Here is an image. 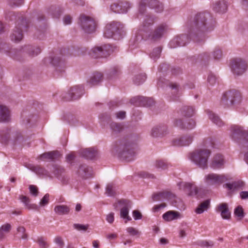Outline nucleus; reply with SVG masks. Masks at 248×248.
<instances>
[{"label":"nucleus","instance_id":"338daca9","mask_svg":"<svg viewBox=\"0 0 248 248\" xmlns=\"http://www.w3.org/2000/svg\"><path fill=\"white\" fill-rule=\"evenodd\" d=\"M5 17L7 19H8L10 20H13L16 19L17 15H16L14 12L10 11L6 14Z\"/></svg>","mask_w":248,"mask_h":248},{"label":"nucleus","instance_id":"c03bdc74","mask_svg":"<svg viewBox=\"0 0 248 248\" xmlns=\"http://www.w3.org/2000/svg\"><path fill=\"white\" fill-rule=\"evenodd\" d=\"M10 138V132L8 129L0 131V141L6 143Z\"/></svg>","mask_w":248,"mask_h":248},{"label":"nucleus","instance_id":"bf43d9fd","mask_svg":"<svg viewBox=\"0 0 248 248\" xmlns=\"http://www.w3.org/2000/svg\"><path fill=\"white\" fill-rule=\"evenodd\" d=\"M24 3V0H8L9 4L12 7L19 6Z\"/></svg>","mask_w":248,"mask_h":248},{"label":"nucleus","instance_id":"a18cd8bd","mask_svg":"<svg viewBox=\"0 0 248 248\" xmlns=\"http://www.w3.org/2000/svg\"><path fill=\"white\" fill-rule=\"evenodd\" d=\"M146 79L145 74H140L136 75L133 78L134 84L139 85L143 83Z\"/></svg>","mask_w":248,"mask_h":248},{"label":"nucleus","instance_id":"0eeeda50","mask_svg":"<svg viewBox=\"0 0 248 248\" xmlns=\"http://www.w3.org/2000/svg\"><path fill=\"white\" fill-rule=\"evenodd\" d=\"M241 98L239 92L236 90H231L223 94L221 102L224 106L234 105L239 104L241 101Z\"/></svg>","mask_w":248,"mask_h":248},{"label":"nucleus","instance_id":"2f4dec72","mask_svg":"<svg viewBox=\"0 0 248 248\" xmlns=\"http://www.w3.org/2000/svg\"><path fill=\"white\" fill-rule=\"evenodd\" d=\"M81 155L87 159H93L97 155V151L94 148H89L82 150Z\"/></svg>","mask_w":248,"mask_h":248},{"label":"nucleus","instance_id":"20e7f679","mask_svg":"<svg viewBox=\"0 0 248 248\" xmlns=\"http://www.w3.org/2000/svg\"><path fill=\"white\" fill-rule=\"evenodd\" d=\"M211 151L207 149H199L189 154L191 161L203 169L207 168V162L211 155Z\"/></svg>","mask_w":248,"mask_h":248},{"label":"nucleus","instance_id":"39448f33","mask_svg":"<svg viewBox=\"0 0 248 248\" xmlns=\"http://www.w3.org/2000/svg\"><path fill=\"white\" fill-rule=\"evenodd\" d=\"M231 132L232 138L235 141L240 142L237 140L244 139L241 144L244 151H246L245 149L247 150L244 155V159L248 164V130H245L238 125H233L231 127Z\"/></svg>","mask_w":248,"mask_h":248},{"label":"nucleus","instance_id":"72a5a7b5","mask_svg":"<svg viewBox=\"0 0 248 248\" xmlns=\"http://www.w3.org/2000/svg\"><path fill=\"white\" fill-rule=\"evenodd\" d=\"M180 217V213L174 211H169L162 216L163 218L167 221L177 219Z\"/></svg>","mask_w":248,"mask_h":248},{"label":"nucleus","instance_id":"c9c22d12","mask_svg":"<svg viewBox=\"0 0 248 248\" xmlns=\"http://www.w3.org/2000/svg\"><path fill=\"white\" fill-rule=\"evenodd\" d=\"M150 98L144 96H137L131 100V102L136 106H147V102Z\"/></svg>","mask_w":248,"mask_h":248},{"label":"nucleus","instance_id":"a19ab883","mask_svg":"<svg viewBox=\"0 0 248 248\" xmlns=\"http://www.w3.org/2000/svg\"><path fill=\"white\" fill-rule=\"evenodd\" d=\"M180 111L181 114L186 117H191L194 113V109L193 107L189 106H184Z\"/></svg>","mask_w":248,"mask_h":248},{"label":"nucleus","instance_id":"8fccbe9b","mask_svg":"<svg viewBox=\"0 0 248 248\" xmlns=\"http://www.w3.org/2000/svg\"><path fill=\"white\" fill-rule=\"evenodd\" d=\"M34 171L36 173L39 175L49 177L50 176V173L48 171L45 170L44 168L39 166L34 167Z\"/></svg>","mask_w":248,"mask_h":248},{"label":"nucleus","instance_id":"09e8293b","mask_svg":"<svg viewBox=\"0 0 248 248\" xmlns=\"http://www.w3.org/2000/svg\"><path fill=\"white\" fill-rule=\"evenodd\" d=\"M162 51V47L158 46L155 48L150 54V58L155 61H156L160 57V53Z\"/></svg>","mask_w":248,"mask_h":248},{"label":"nucleus","instance_id":"37998d69","mask_svg":"<svg viewBox=\"0 0 248 248\" xmlns=\"http://www.w3.org/2000/svg\"><path fill=\"white\" fill-rule=\"evenodd\" d=\"M210 206V201L207 200L201 203L196 209V212L200 214L207 209Z\"/></svg>","mask_w":248,"mask_h":248},{"label":"nucleus","instance_id":"58836bf2","mask_svg":"<svg viewBox=\"0 0 248 248\" xmlns=\"http://www.w3.org/2000/svg\"><path fill=\"white\" fill-rule=\"evenodd\" d=\"M149 7L154 9L157 13H160L163 10L162 4L157 0H150L149 2Z\"/></svg>","mask_w":248,"mask_h":248},{"label":"nucleus","instance_id":"5701e85b","mask_svg":"<svg viewBox=\"0 0 248 248\" xmlns=\"http://www.w3.org/2000/svg\"><path fill=\"white\" fill-rule=\"evenodd\" d=\"M103 75L99 72H95L92 74L87 81V83L92 87L98 84L103 80Z\"/></svg>","mask_w":248,"mask_h":248},{"label":"nucleus","instance_id":"6e6552de","mask_svg":"<svg viewBox=\"0 0 248 248\" xmlns=\"http://www.w3.org/2000/svg\"><path fill=\"white\" fill-rule=\"evenodd\" d=\"M113 51L112 46L106 45L102 46H95L90 52L92 57L97 59L104 58L109 56Z\"/></svg>","mask_w":248,"mask_h":248},{"label":"nucleus","instance_id":"4d7b16f0","mask_svg":"<svg viewBox=\"0 0 248 248\" xmlns=\"http://www.w3.org/2000/svg\"><path fill=\"white\" fill-rule=\"evenodd\" d=\"M50 62L54 66H62L63 62L60 57L55 56L51 59Z\"/></svg>","mask_w":248,"mask_h":248},{"label":"nucleus","instance_id":"79ce46f5","mask_svg":"<svg viewBox=\"0 0 248 248\" xmlns=\"http://www.w3.org/2000/svg\"><path fill=\"white\" fill-rule=\"evenodd\" d=\"M105 194L109 197L116 195V186L113 183H109L107 185Z\"/></svg>","mask_w":248,"mask_h":248},{"label":"nucleus","instance_id":"f8f14e48","mask_svg":"<svg viewBox=\"0 0 248 248\" xmlns=\"http://www.w3.org/2000/svg\"><path fill=\"white\" fill-rule=\"evenodd\" d=\"M167 29L168 27L166 24H162L159 25L149 35V39L153 42L159 40L166 32Z\"/></svg>","mask_w":248,"mask_h":248},{"label":"nucleus","instance_id":"774afa93","mask_svg":"<svg viewBox=\"0 0 248 248\" xmlns=\"http://www.w3.org/2000/svg\"><path fill=\"white\" fill-rule=\"evenodd\" d=\"M207 81L211 85H213L216 82L217 78L215 75L211 74L208 77Z\"/></svg>","mask_w":248,"mask_h":248},{"label":"nucleus","instance_id":"f3484780","mask_svg":"<svg viewBox=\"0 0 248 248\" xmlns=\"http://www.w3.org/2000/svg\"><path fill=\"white\" fill-rule=\"evenodd\" d=\"M217 213L220 214V216L224 219L229 220L231 217V213L229 210L228 205L227 203L223 202L219 204L216 207Z\"/></svg>","mask_w":248,"mask_h":248},{"label":"nucleus","instance_id":"4c0bfd02","mask_svg":"<svg viewBox=\"0 0 248 248\" xmlns=\"http://www.w3.org/2000/svg\"><path fill=\"white\" fill-rule=\"evenodd\" d=\"M54 210L57 215H63L69 214L70 208L66 205H59L54 207Z\"/></svg>","mask_w":248,"mask_h":248},{"label":"nucleus","instance_id":"5fc2aeb1","mask_svg":"<svg viewBox=\"0 0 248 248\" xmlns=\"http://www.w3.org/2000/svg\"><path fill=\"white\" fill-rule=\"evenodd\" d=\"M148 0H141L139 5V14L138 17H139L140 15H142L144 14L146 11V5Z\"/></svg>","mask_w":248,"mask_h":248},{"label":"nucleus","instance_id":"4be33fe9","mask_svg":"<svg viewBox=\"0 0 248 248\" xmlns=\"http://www.w3.org/2000/svg\"><path fill=\"white\" fill-rule=\"evenodd\" d=\"M130 7V4L128 2L121 3L120 4H114L111 5L110 9L115 13H125L127 12Z\"/></svg>","mask_w":248,"mask_h":248},{"label":"nucleus","instance_id":"4468645a","mask_svg":"<svg viewBox=\"0 0 248 248\" xmlns=\"http://www.w3.org/2000/svg\"><path fill=\"white\" fill-rule=\"evenodd\" d=\"M188 42L189 37L186 34H182L172 39L169 43V46L171 48H175L177 46H184Z\"/></svg>","mask_w":248,"mask_h":248},{"label":"nucleus","instance_id":"1a4fd4ad","mask_svg":"<svg viewBox=\"0 0 248 248\" xmlns=\"http://www.w3.org/2000/svg\"><path fill=\"white\" fill-rule=\"evenodd\" d=\"M84 93V89L82 86H75L62 96V98L66 101L75 100L80 98Z\"/></svg>","mask_w":248,"mask_h":248},{"label":"nucleus","instance_id":"e433bc0d","mask_svg":"<svg viewBox=\"0 0 248 248\" xmlns=\"http://www.w3.org/2000/svg\"><path fill=\"white\" fill-rule=\"evenodd\" d=\"M193 60L195 61V62H201L204 63L206 62H207L210 59V54L209 53L205 52L201 53L199 55H198L197 57L196 56H193L192 57Z\"/></svg>","mask_w":248,"mask_h":248},{"label":"nucleus","instance_id":"f704fd0d","mask_svg":"<svg viewBox=\"0 0 248 248\" xmlns=\"http://www.w3.org/2000/svg\"><path fill=\"white\" fill-rule=\"evenodd\" d=\"M206 112L208 115L209 118L214 124L219 127L224 124L223 122L217 114L209 110H206Z\"/></svg>","mask_w":248,"mask_h":248},{"label":"nucleus","instance_id":"f03ea898","mask_svg":"<svg viewBox=\"0 0 248 248\" xmlns=\"http://www.w3.org/2000/svg\"><path fill=\"white\" fill-rule=\"evenodd\" d=\"M136 147L135 143L124 139L113 144L111 152L114 155H116L126 161H131L134 159Z\"/></svg>","mask_w":248,"mask_h":248},{"label":"nucleus","instance_id":"3c124183","mask_svg":"<svg viewBox=\"0 0 248 248\" xmlns=\"http://www.w3.org/2000/svg\"><path fill=\"white\" fill-rule=\"evenodd\" d=\"M234 214L238 217V220H241L245 216L242 207L240 205L237 206L234 209Z\"/></svg>","mask_w":248,"mask_h":248},{"label":"nucleus","instance_id":"a211bd4d","mask_svg":"<svg viewBox=\"0 0 248 248\" xmlns=\"http://www.w3.org/2000/svg\"><path fill=\"white\" fill-rule=\"evenodd\" d=\"M225 163L224 156L221 154H217L212 159L210 167L213 169H220L224 167Z\"/></svg>","mask_w":248,"mask_h":248},{"label":"nucleus","instance_id":"f257e3e1","mask_svg":"<svg viewBox=\"0 0 248 248\" xmlns=\"http://www.w3.org/2000/svg\"><path fill=\"white\" fill-rule=\"evenodd\" d=\"M216 21L208 12L197 14L189 24V38L197 43L204 41L205 34L213 31Z\"/></svg>","mask_w":248,"mask_h":248},{"label":"nucleus","instance_id":"052dcab7","mask_svg":"<svg viewBox=\"0 0 248 248\" xmlns=\"http://www.w3.org/2000/svg\"><path fill=\"white\" fill-rule=\"evenodd\" d=\"M17 231L19 233H21V238L23 239H26L28 238V235L25 233L26 229L23 226L17 228Z\"/></svg>","mask_w":248,"mask_h":248},{"label":"nucleus","instance_id":"864d4df0","mask_svg":"<svg viewBox=\"0 0 248 248\" xmlns=\"http://www.w3.org/2000/svg\"><path fill=\"white\" fill-rule=\"evenodd\" d=\"M36 242L40 248H47L49 247V245L46 241V239L43 237H38Z\"/></svg>","mask_w":248,"mask_h":248},{"label":"nucleus","instance_id":"7ed1b4c3","mask_svg":"<svg viewBox=\"0 0 248 248\" xmlns=\"http://www.w3.org/2000/svg\"><path fill=\"white\" fill-rule=\"evenodd\" d=\"M124 35V25L120 22L112 21L108 24L105 28L104 35L106 38L120 40Z\"/></svg>","mask_w":248,"mask_h":248},{"label":"nucleus","instance_id":"13d9d810","mask_svg":"<svg viewBox=\"0 0 248 248\" xmlns=\"http://www.w3.org/2000/svg\"><path fill=\"white\" fill-rule=\"evenodd\" d=\"M213 56L214 59L219 60L222 56V51L219 48H215L213 51Z\"/></svg>","mask_w":248,"mask_h":248},{"label":"nucleus","instance_id":"de8ad7c7","mask_svg":"<svg viewBox=\"0 0 248 248\" xmlns=\"http://www.w3.org/2000/svg\"><path fill=\"white\" fill-rule=\"evenodd\" d=\"M155 165L157 169L164 170L168 168L169 165L166 161L159 159L155 161Z\"/></svg>","mask_w":248,"mask_h":248},{"label":"nucleus","instance_id":"473e14b6","mask_svg":"<svg viewBox=\"0 0 248 248\" xmlns=\"http://www.w3.org/2000/svg\"><path fill=\"white\" fill-rule=\"evenodd\" d=\"M19 200L24 204L25 207L29 210H37L38 206L35 204L30 203V199L29 197L24 195H20Z\"/></svg>","mask_w":248,"mask_h":248},{"label":"nucleus","instance_id":"2eb2a0df","mask_svg":"<svg viewBox=\"0 0 248 248\" xmlns=\"http://www.w3.org/2000/svg\"><path fill=\"white\" fill-rule=\"evenodd\" d=\"M206 182L209 185H219L227 180L223 175L209 174L205 176Z\"/></svg>","mask_w":248,"mask_h":248},{"label":"nucleus","instance_id":"0e129e2a","mask_svg":"<svg viewBox=\"0 0 248 248\" xmlns=\"http://www.w3.org/2000/svg\"><path fill=\"white\" fill-rule=\"evenodd\" d=\"M126 231L127 232L129 233V234L132 236H135L140 234V232H139V231L132 227H128L126 229Z\"/></svg>","mask_w":248,"mask_h":248},{"label":"nucleus","instance_id":"c756f323","mask_svg":"<svg viewBox=\"0 0 248 248\" xmlns=\"http://www.w3.org/2000/svg\"><path fill=\"white\" fill-rule=\"evenodd\" d=\"M53 174L61 181L65 180V170L61 166L59 165H53L50 169Z\"/></svg>","mask_w":248,"mask_h":248},{"label":"nucleus","instance_id":"dca6fc26","mask_svg":"<svg viewBox=\"0 0 248 248\" xmlns=\"http://www.w3.org/2000/svg\"><path fill=\"white\" fill-rule=\"evenodd\" d=\"M77 173L80 177L87 179L93 176V168L86 164H81L77 171Z\"/></svg>","mask_w":248,"mask_h":248},{"label":"nucleus","instance_id":"393cba45","mask_svg":"<svg viewBox=\"0 0 248 248\" xmlns=\"http://www.w3.org/2000/svg\"><path fill=\"white\" fill-rule=\"evenodd\" d=\"M213 9L217 13H225L228 9L227 3L224 0L217 1L213 4Z\"/></svg>","mask_w":248,"mask_h":248},{"label":"nucleus","instance_id":"cd10ccee","mask_svg":"<svg viewBox=\"0 0 248 248\" xmlns=\"http://www.w3.org/2000/svg\"><path fill=\"white\" fill-rule=\"evenodd\" d=\"M25 52L29 54L30 56L34 57L39 54L41 50L39 47H34L30 45L24 46L20 50L19 52Z\"/></svg>","mask_w":248,"mask_h":248},{"label":"nucleus","instance_id":"49530a36","mask_svg":"<svg viewBox=\"0 0 248 248\" xmlns=\"http://www.w3.org/2000/svg\"><path fill=\"white\" fill-rule=\"evenodd\" d=\"M170 88L173 90V93H175V94L173 95V100H177L178 97L180 95V93H179L180 91V87L179 85H178L176 83H171L170 84Z\"/></svg>","mask_w":248,"mask_h":248},{"label":"nucleus","instance_id":"69168bd1","mask_svg":"<svg viewBox=\"0 0 248 248\" xmlns=\"http://www.w3.org/2000/svg\"><path fill=\"white\" fill-rule=\"evenodd\" d=\"M54 242L57 244L61 248H62L64 246V243L62 237L57 236L54 240Z\"/></svg>","mask_w":248,"mask_h":248},{"label":"nucleus","instance_id":"aec40b11","mask_svg":"<svg viewBox=\"0 0 248 248\" xmlns=\"http://www.w3.org/2000/svg\"><path fill=\"white\" fill-rule=\"evenodd\" d=\"M174 125L182 129H192L195 127L196 123L192 119H188L185 123L181 119H177L174 122Z\"/></svg>","mask_w":248,"mask_h":248},{"label":"nucleus","instance_id":"a878e982","mask_svg":"<svg viewBox=\"0 0 248 248\" xmlns=\"http://www.w3.org/2000/svg\"><path fill=\"white\" fill-rule=\"evenodd\" d=\"M168 128L165 124H160L155 126L152 130L151 134L154 137H157L166 134Z\"/></svg>","mask_w":248,"mask_h":248},{"label":"nucleus","instance_id":"603ef678","mask_svg":"<svg viewBox=\"0 0 248 248\" xmlns=\"http://www.w3.org/2000/svg\"><path fill=\"white\" fill-rule=\"evenodd\" d=\"M110 128L113 132L117 133L122 130L123 126L121 124L112 123L110 124Z\"/></svg>","mask_w":248,"mask_h":248},{"label":"nucleus","instance_id":"6ab92c4d","mask_svg":"<svg viewBox=\"0 0 248 248\" xmlns=\"http://www.w3.org/2000/svg\"><path fill=\"white\" fill-rule=\"evenodd\" d=\"M179 188L186 192L189 196L196 195L198 193V188L194 185L186 183L181 182L179 184Z\"/></svg>","mask_w":248,"mask_h":248},{"label":"nucleus","instance_id":"6e6d98bb","mask_svg":"<svg viewBox=\"0 0 248 248\" xmlns=\"http://www.w3.org/2000/svg\"><path fill=\"white\" fill-rule=\"evenodd\" d=\"M197 245L201 247H212L214 243L212 241L201 240L197 242Z\"/></svg>","mask_w":248,"mask_h":248},{"label":"nucleus","instance_id":"412c9836","mask_svg":"<svg viewBox=\"0 0 248 248\" xmlns=\"http://www.w3.org/2000/svg\"><path fill=\"white\" fill-rule=\"evenodd\" d=\"M193 139V136L192 135H185L174 140L173 145L179 146H188L192 142Z\"/></svg>","mask_w":248,"mask_h":248},{"label":"nucleus","instance_id":"9b49d317","mask_svg":"<svg viewBox=\"0 0 248 248\" xmlns=\"http://www.w3.org/2000/svg\"><path fill=\"white\" fill-rule=\"evenodd\" d=\"M248 64L244 60L237 58L232 61L231 68L235 75L240 76L244 73L247 69Z\"/></svg>","mask_w":248,"mask_h":248},{"label":"nucleus","instance_id":"680f3d73","mask_svg":"<svg viewBox=\"0 0 248 248\" xmlns=\"http://www.w3.org/2000/svg\"><path fill=\"white\" fill-rule=\"evenodd\" d=\"M74 227L78 231H86L89 228V225H83L80 224H74Z\"/></svg>","mask_w":248,"mask_h":248},{"label":"nucleus","instance_id":"b1692460","mask_svg":"<svg viewBox=\"0 0 248 248\" xmlns=\"http://www.w3.org/2000/svg\"><path fill=\"white\" fill-rule=\"evenodd\" d=\"M61 156V154L58 151H53L45 153L39 156V158L42 160L48 159L50 160H54L58 159Z\"/></svg>","mask_w":248,"mask_h":248},{"label":"nucleus","instance_id":"c85d7f7f","mask_svg":"<svg viewBox=\"0 0 248 248\" xmlns=\"http://www.w3.org/2000/svg\"><path fill=\"white\" fill-rule=\"evenodd\" d=\"M10 120V112L5 106L0 105V122H8Z\"/></svg>","mask_w":248,"mask_h":248},{"label":"nucleus","instance_id":"ddd939ff","mask_svg":"<svg viewBox=\"0 0 248 248\" xmlns=\"http://www.w3.org/2000/svg\"><path fill=\"white\" fill-rule=\"evenodd\" d=\"M119 203L124 206L120 210L121 217L126 219L125 221V223L127 221H130L131 217L128 216L129 209L131 206L130 201L128 200L122 199L119 201Z\"/></svg>","mask_w":248,"mask_h":248},{"label":"nucleus","instance_id":"9d476101","mask_svg":"<svg viewBox=\"0 0 248 248\" xmlns=\"http://www.w3.org/2000/svg\"><path fill=\"white\" fill-rule=\"evenodd\" d=\"M79 20L80 26L85 32L91 33L95 31L96 23L93 18L82 15L80 16Z\"/></svg>","mask_w":248,"mask_h":248},{"label":"nucleus","instance_id":"bb28decb","mask_svg":"<svg viewBox=\"0 0 248 248\" xmlns=\"http://www.w3.org/2000/svg\"><path fill=\"white\" fill-rule=\"evenodd\" d=\"M175 197L174 195L170 192L166 191L159 192L152 196L154 201H162L164 199L170 200Z\"/></svg>","mask_w":248,"mask_h":248},{"label":"nucleus","instance_id":"7c9ffc66","mask_svg":"<svg viewBox=\"0 0 248 248\" xmlns=\"http://www.w3.org/2000/svg\"><path fill=\"white\" fill-rule=\"evenodd\" d=\"M154 23V18L150 15H146L140 27V30L147 32L150 30V28Z\"/></svg>","mask_w":248,"mask_h":248},{"label":"nucleus","instance_id":"e2e57ef3","mask_svg":"<svg viewBox=\"0 0 248 248\" xmlns=\"http://www.w3.org/2000/svg\"><path fill=\"white\" fill-rule=\"evenodd\" d=\"M49 195L48 194H46L43 198L41 199L40 204L42 206H45L48 203L49 200Z\"/></svg>","mask_w":248,"mask_h":248},{"label":"nucleus","instance_id":"ea45409f","mask_svg":"<svg viewBox=\"0 0 248 248\" xmlns=\"http://www.w3.org/2000/svg\"><path fill=\"white\" fill-rule=\"evenodd\" d=\"M244 185V183L242 181L233 182L232 183H227L224 185L223 186L228 188L229 190H235L241 188Z\"/></svg>","mask_w":248,"mask_h":248},{"label":"nucleus","instance_id":"423d86ee","mask_svg":"<svg viewBox=\"0 0 248 248\" xmlns=\"http://www.w3.org/2000/svg\"><path fill=\"white\" fill-rule=\"evenodd\" d=\"M16 26L10 35L12 41L15 42L20 41L23 37V32L26 31L29 27V23L23 17H18Z\"/></svg>","mask_w":248,"mask_h":248}]
</instances>
